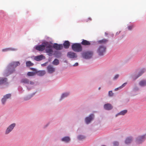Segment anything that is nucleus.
<instances>
[{
    "instance_id": "2",
    "label": "nucleus",
    "mask_w": 146,
    "mask_h": 146,
    "mask_svg": "<svg viewBox=\"0 0 146 146\" xmlns=\"http://www.w3.org/2000/svg\"><path fill=\"white\" fill-rule=\"evenodd\" d=\"M44 44H45V51L46 53H48L49 56H51L53 52L52 49V46L47 42H45Z\"/></svg>"
},
{
    "instance_id": "11",
    "label": "nucleus",
    "mask_w": 146,
    "mask_h": 146,
    "mask_svg": "<svg viewBox=\"0 0 146 146\" xmlns=\"http://www.w3.org/2000/svg\"><path fill=\"white\" fill-rule=\"evenodd\" d=\"M67 56L71 58H75L77 57L76 54L73 52H68L67 53Z\"/></svg>"
},
{
    "instance_id": "7",
    "label": "nucleus",
    "mask_w": 146,
    "mask_h": 146,
    "mask_svg": "<svg viewBox=\"0 0 146 146\" xmlns=\"http://www.w3.org/2000/svg\"><path fill=\"white\" fill-rule=\"evenodd\" d=\"M45 42L42 43V45L36 46L35 47V49L39 51H42L44 50L45 46V44H44Z\"/></svg>"
},
{
    "instance_id": "40",
    "label": "nucleus",
    "mask_w": 146,
    "mask_h": 146,
    "mask_svg": "<svg viewBox=\"0 0 146 146\" xmlns=\"http://www.w3.org/2000/svg\"><path fill=\"white\" fill-rule=\"evenodd\" d=\"M78 65V63L77 62L76 63L74 64V66H76Z\"/></svg>"
},
{
    "instance_id": "26",
    "label": "nucleus",
    "mask_w": 146,
    "mask_h": 146,
    "mask_svg": "<svg viewBox=\"0 0 146 146\" xmlns=\"http://www.w3.org/2000/svg\"><path fill=\"white\" fill-rule=\"evenodd\" d=\"M26 64L27 66L29 67L33 66L34 65V64L31 62L30 61H28L26 62Z\"/></svg>"
},
{
    "instance_id": "38",
    "label": "nucleus",
    "mask_w": 146,
    "mask_h": 146,
    "mask_svg": "<svg viewBox=\"0 0 146 146\" xmlns=\"http://www.w3.org/2000/svg\"><path fill=\"white\" fill-rule=\"evenodd\" d=\"M119 76V75L118 74H117L113 78L114 79H116Z\"/></svg>"
},
{
    "instance_id": "27",
    "label": "nucleus",
    "mask_w": 146,
    "mask_h": 146,
    "mask_svg": "<svg viewBox=\"0 0 146 146\" xmlns=\"http://www.w3.org/2000/svg\"><path fill=\"white\" fill-rule=\"evenodd\" d=\"M52 64L55 65H57L59 64V62L58 60L57 59H55L53 61Z\"/></svg>"
},
{
    "instance_id": "17",
    "label": "nucleus",
    "mask_w": 146,
    "mask_h": 146,
    "mask_svg": "<svg viewBox=\"0 0 146 146\" xmlns=\"http://www.w3.org/2000/svg\"><path fill=\"white\" fill-rule=\"evenodd\" d=\"M44 57L43 55H41L35 56L34 59L37 61H39L43 59Z\"/></svg>"
},
{
    "instance_id": "19",
    "label": "nucleus",
    "mask_w": 146,
    "mask_h": 146,
    "mask_svg": "<svg viewBox=\"0 0 146 146\" xmlns=\"http://www.w3.org/2000/svg\"><path fill=\"white\" fill-rule=\"evenodd\" d=\"M133 140L132 137H127L125 141V143L126 144H129L131 143Z\"/></svg>"
},
{
    "instance_id": "23",
    "label": "nucleus",
    "mask_w": 146,
    "mask_h": 146,
    "mask_svg": "<svg viewBox=\"0 0 146 146\" xmlns=\"http://www.w3.org/2000/svg\"><path fill=\"white\" fill-rule=\"evenodd\" d=\"M7 81V78L0 77V85L5 83Z\"/></svg>"
},
{
    "instance_id": "24",
    "label": "nucleus",
    "mask_w": 146,
    "mask_h": 146,
    "mask_svg": "<svg viewBox=\"0 0 146 146\" xmlns=\"http://www.w3.org/2000/svg\"><path fill=\"white\" fill-rule=\"evenodd\" d=\"M108 41V40L106 39H103L102 40H98V42L100 44H106Z\"/></svg>"
},
{
    "instance_id": "18",
    "label": "nucleus",
    "mask_w": 146,
    "mask_h": 146,
    "mask_svg": "<svg viewBox=\"0 0 146 146\" xmlns=\"http://www.w3.org/2000/svg\"><path fill=\"white\" fill-rule=\"evenodd\" d=\"M46 73L45 70H39L36 71V74L40 76H42L44 75Z\"/></svg>"
},
{
    "instance_id": "34",
    "label": "nucleus",
    "mask_w": 146,
    "mask_h": 146,
    "mask_svg": "<svg viewBox=\"0 0 146 146\" xmlns=\"http://www.w3.org/2000/svg\"><path fill=\"white\" fill-rule=\"evenodd\" d=\"M144 72L145 70L144 69L142 70L140 72V73L139 74V75L137 77H139L140 76L142 75V74Z\"/></svg>"
},
{
    "instance_id": "10",
    "label": "nucleus",
    "mask_w": 146,
    "mask_h": 146,
    "mask_svg": "<svg viewBox=\"0 0 146 146\" xmlns=\"http://www.w3.org/2000/svg\"><path fill=\"white\" fill-rule=\"evenodd\" d=\"M11 95L10 94H7L4 96L3 97L1 100V102L2 104L4 105L7 100L8 98H10L11 97Z\"/></svg>"
},
{
    "instance_id": "12",
    "label": "nucleus",
    "mask_w": 146,
    "mask_h": 146,
    "mask_svg": "<svg viewBox=\"0 0 146 146\" xmlns=\"http://www.w3.org/2000/svg\"><path fill=\"white\" fill-rule=\"evenodd\" d=\"M21 82L26 84H29V83L31 84H34V83L32 81H30L29 80L26 78L23 79L21 80Z\"/></svg>"
},
{
    "instance_id": "16",
    "label": "nucleus",
    "mask_w": 146,
    "mask_h": 146,
    "mask_svg": "<svg viewBox=\"0 0 146 146\" xmlns=\"http://www.w3.org/2000/svg\"><path fill=\"white\" fill-rule=\"evenodd\" d=\"M104 108L106 110H110L113 107L110 104L108 103L104 105Z\"/></svg>"
},
{
    "instance_id": "15",
    "label": "nucleus",
    "mask_w": 146,
    "mask_h": 146,
    "mask_svg": "<svg viewBox=\"0 0 146 146\" xmlns=\"http://www.w3.org/2000/svg\"><path fill=\"white\" fill-rule=\"evenodd\" d=\"M94 117V115L91 114L89 117H87L85 119V121L87 124L89 123L90 121Z\"/></svg>"
},
{
    "instance_id": "42",
    "label": "nucleus",
    "mask_w": 146,
    "mask_h": 146,
    "mask_svg": "<svg viewBox=\"0 0 146 146\" xmlns=\"http://www.w3.org/2000/svg\"><path fill=\"white\" fill-rule=\"evenodd\" d=\"M89 19H90V20H91V19L90 18H89Z\"/></svg>"
},
{
    "instance_id": "28",
    "label": "nucleus",
    "mask_w": 146,
    "mask_h": 146,
    "mask_svg": "<svg viewBox=\"0 0 146 146\" xmlns=\"http://www.w3.org/2000/svg\"><path fill=\"white\" fill-rule=\"evenodd\" d=\"M69 94L68 93H65L63 94L61 97V100L64 97H67Z\"/></svg>"
},
{
    "instance_id": "31",
    "label": "nucleus",
    "mask_w": 146,
    "mask_h": 146,
    "mask_svg": "<svg viewBox=\"0 0 146 146\" xmlns=\"http://www.w3.org/2000/svg\"><path fill=\"white\" fill-rule=\"evenodd\" d=\"M126 84H127V83H124V84H123L121 86H120L119 87L115 89V90H118V89L119 88H122L124 87V86H125L126 85Z\"/></svg>"
},
{
    "instance_id": "1",
    "label": "nucleus",
    "mask_w": 146,
    "mask_h": 146,
    "mask_svg": "<svg viewBox=\"0 0 146 146\" xmlns=\"http://www.w3.org/2000/svg\"><path fill=\"white\" fill-rule=\"evenodd\" d=\"M20 63L18 62H13L7 66L6 70V72H7L9 74H11L15 71L14 68H15L17 66L19 65Z\"/></svg>"
},
{
    "instance_id": "4",
    "label": "nucleus",
    "mask_w": 146,
    "mask_h": 146,
    "mask_svg": "<svg viewBox=\"0 0 146 146\" xmlns=\"http://www.w3.org/2000/svg\"><path fill=\"white\" fill-rule=\"evenodd\" d=\"M93 54L92 51H88L83 52L82 53V57L86 59L90 58H91Z\"/></svg>"
},
{
    "instance_id": "25",
    "label": "nucleus",
    "mask_w": 146,
    "mask_h": 146,
    "mask_svg": "<svg viewBox=\"0 0 146 146\" xmlns=\"http://www.w3.org/2000/svg\"><path fill=\"white\" fill-rule=\"evenodd\" d=\"M139 84L141 86H146V81L145 80H143L139 83Z\"/></svg>"
},
{
    "instance_id": "5",
    "label": "nucleus",
    "mask_w": 146,
    "mask_h": 146,
    "mask_svg": "<svg viewBox=\"0 0 146 146\" xmlns=\"http://www.w3.org/2000/svg\"><path fill=\"white\" fill-rule=\"evenodd\" d=\"M146 139V134L143 135L138 136L136 139L137 144L141 143L143 142Z\"/></svg>"
},
{
    "instance_id": "22",
    "label": "nucleus",
    "mask_w": 146,
    "mask_h": 146,
    "mask_svg": "<svg viewBox=\"0 0 146 146\" xmlns=\"http://www.w3.org/2000/svg\"><path fill=\"white\" fill-rule=\"evenodd\" d=\"M63 45L65 48H68L70 45V42L68 41H65L63 44Z\"/></svg>"
},
{
    "instance_id": "43",
    "label": "nucleus",
    "mask_w": 146,
    "mask_h": 146,
    "mask_svg": "<svg viewBox=\"0 0 146 146\" xmlns=\"http://www.w3.org/2000/svg\"><path fill=\"white\" fill-rule=\"evenodd\" d=\"M100 88H99V90H100Z\"/></svg>"
},
{
    "instance_id": "36",
    "label": "nucleus",
    "mask_w": 146,
    "mask_h": 146,
    "mask_svg": "<svg viewBox=\"0 0 146 146\" xmlns=\"http://www.w3.org/2000/svg\"><path fill=\"white\" fill-rule=\"evenodd\" d=\"M113 145L114 146H117L119 145V143L117 141H115L113 143Z\"/></svg>"
},
{
    "instance_id": "8",
    "label": "nucleus",
    "mask_w": 146,
    "mask_h": 146,
    "mask_svg": "<svg viewBox=\"0 0 146 146\" xmlns=\"http://www.w3.org/2000/svg\"><path fill=\"white\" fill-rule=\"evenodd\" d=\"M16 124L15 123H13L9 125L7 128L6 131L5 133L6 134H9L10 132H11L14 128Z\"/></svg>"
},
{
    "instance_id": "14",
    "label": "nucleus",
    "mask_w": 146,
    "mask_h": 146,
    "mask_svg": "<svg viewBox=\"0 0 146 146\" xmlns=\"http://www.w3.org/2000/svg\"><path fill=\"white\" fill-rule=\"evenodd\" d=\"M81 44L84 46H89L91 45V42L89 41L84 39H82L81 42Z\"/></svg>"
},
{
    "instance_id": "33",
    "label": "nucleus",
    "mask_w": 146,
    "mask_h": 146,
    "mask_svg": "<svg viewBox=\"0 0 146 146\" xmlns=\"http://www.w3.org/2000/svg\"><path fill=\"white\" fill-rule=\"evenodd\" d=\"M109 96H113V94L112 92V91H109L108 92Z\"/></svg>"
},
{
    "instance_id": "13",
    "label": "nucleus",
    "mask_w": 146,
    "mask_h": 146,
    "mask_svg": "<svg viewBox=\"0 0 146 146\" xmlns=\"http://www.w3.org/2000/svg\"><path fill=\"white\" fill-rule=\"evenodd\" d=\"M53 47L57 50H60L63 48V46L62 44H58L57 43H54L53 45Z\"/></svg>"
},
{
    "instance_id": "29",
    "label": "nucleus",
    "mask_w": 146,
    "mask_h": 146,
    "mask_svg": "<svg viewBox=\"0 0 146 146\" xmlns=\"http://www.w3.org/2000/svg\"><path fill=\"white\" fill-rule=\"evenodd\" d=\"M36 74L35 72H29L27 74V75L29 76H33L35 75Z\"/></svg>"
},
{
    "instance_id": "39",
    "label": "nucleus",
    "mask_w": 146,
    "mask_h": 146,
    "mask_svg": "<svg viewBox=\"0 0 146 146\" xmlns=\"http://www.w3.org/2000/svg\"><path fill=\"white\" fill-rule=\"evenodd\" d=\"M30 69L32 70H33V71H34L35 72H35V73H36V71H37V70H36V69H35V68H30Z\"/></svg>"
},
{
    "instance_id": "37",
    "label": "nucleus",
    "mask_w": 146,
    "mask_h": 146,
    "mask_svg": "<svg viewBox=\"0 0 146 146\" xmlns=\"http://www.w3.org/2000/svg\"><path fill=\"white\" fill-rule=\"evenodd\" d=\"M133 25L129 26L128 27V29L129 30H131L133 28Z\"/></svg>"
},
{
    "instance_id": "41",
    "label": "nucleus",
    "mask_w": 146,
    "mask_h": 146,
    "mask_svg": "<svg viewBox=\"0 0 146 146\" xmlns=\"http://www.w3.org/2000/svg\"><path fill=\"white\" fill-rule=\"evenodd\" d=\"M105 34L106 36H107L108 35V33H105Z\"/></svg>"
},
{
    "instance_id": "9",
    "label": "nucleus",
    "mask_w": 146,
    "mask_h": 146,
    "mask_svg": "<svg viewBox=\"0 0 146 146\" xmlns=\"http://www.w3.org/2000/svg\"><path fill=\"white\" fill-rule=\"evenodd\" d=\"M48 72L50 74H52L55 72V68L52 65H48L47 68Z\"/></svg>"
},
{
    "instance_id": "3",
    "label": "nucleus",
    "mask_w": 146,
    "mask_h": 146,
    "mask_svg": "<svg viewBox=\"0 0 146 146\" xmlns=\"http://www.w3.org/2000/svg\"><path fill=\"white\" fill-rule=\"evenodd\" d=\"M73 50L76 52H81L82 50V47L80 43H74L72 46Z\"/></svg>"
},
{
    "instance_id": "35",
    "label": "nucleus",
    "mask_w": 146,
    "mask_h": 146,
    "mask_svg": "<svg viewBox=\"0 0 146 146\" xmlns=\"http://www.w3.org/2000/svg\"><path fill=\"white\" fill-rule=\"evenodd\" d=\"M2 51L3 52H5L8 51V48H5L3 49L2 50Z\"/></svg>"
},
{
    "instance_id": "6",
    "label": "nucleus",
    "mask_w": 146,
    "mask_h": 146,
    "mask_svg": "<svg viewBox=\"0 0 146 146\" xmlns=\"http://www.w3.org/2000/svg\"><path fill=\"white\" fill-rule=\"evenodd\" d=\"M106 47L103 45L100 46L97 50V52L100 55H102L106 51Z\"/></svg>"
},
{
    "instance_id": "20",
    "label": "nucleus",
    "mask_w": 146,
    "mask_h": 146,
    "mask_svg": "<svg viewBox=\"0 0 146 146\" xmlns=\"http://www.w3.org/2000/svg\"><path fill=\"white\" fill-rule=\"evenodd\" d=\"M127 112V110H125L121 111L120 112L118 113L116 115V117L118 115H123L126 114Z\"/></svg>"
},
{
    "instance_id": "32",
    "label": "nucleus",
    "mask_w": 146,
    "mask_h": 146,
    "mask_svg": "<svg viewBox=\"0 0 146 146\" xmlns=\"http://www.w3.org/2000/svg\"><path fill=\"white\" fill-rule=\"evenodd\" d=\"M8 51H16L17 50V49L15 48H8Z\"/></svg>"
},
{
    "instance_id": "30",
    "label": "nucleus",
    "mask_w": 146,
    "mask_h": 146,
    "mask_svg": "<svg viewBox=\"0 0 146 146\" xmlns=\"http://www.w3.org/2000/svg\"><path fill=\"white\" fill-rule=\"evenodd\" d=\"M85 137V136L82 135H79L78 137V139L80 140L84 139Z\"/></svg>"
},
{
    "instance_id": "21",
    "label": "nucleus",
    "mask_w": 146,
    "mask_h": 146,
    "mask_svg": "<svg viewBox=\"0 0 146 146\" xmlns=\"http://www.w3.org/2000/svg\"><path fill=\"white\" fill-rule=\"evenodd\" d=\"M70 138L68 137H64L61 139L62 141L65 142L66 143H68L70 141Z\"/></svg>"
}]
</instances>
